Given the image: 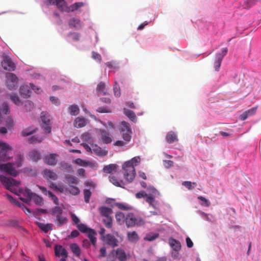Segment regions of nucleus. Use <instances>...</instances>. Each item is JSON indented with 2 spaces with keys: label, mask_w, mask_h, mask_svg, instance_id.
Returning a JSON list of instances; mask_svg holds the SVG:
<instances>
[{
  "label": "nucleus",
  "mask_w": 261,
  "mask_h": 261,
  "mask_svg": "<svg viewBox=\"0 0 261 261\" xmlns=\"http://www.w3.org/2000/svg\"><path fill=\"white\" fill-rule=\"evenodd\" d=\"M140 162V158L137 156L125 162L123 165L122 169L124 171V176L128 182H131L134 179L136 175L135 167L137 166Z\"/></svg>",
  "instance_id": "obj_1"
},
{
  "label": "nucleus",
  "mask_w": 261,
  "mask_h": 261,
  "mask_svg": "<svg viewBox=\"0 0 261 261\" xmlns=\"http://www.w3.org/2000/svg\"><path fill=\"white\" fill-rule=\"evenodd\" d=\"M19 192L27 197V198H20L21 201L25 202L26 203L29 204L32 200L38 205H42L43 204L42 198L35 193L32 192L28 188H26L25 190L20 189L19 190Z\"/></svg>",
  "instance_id": "obj_2"
},
{
  "label": "nucleus",
  "mask_w": 261,
  "mask_h": 261,
  "mask_svg": "<svg viewBox=\"0 0 261 261\" xmlns=\"http://www.w3.org/2000/svg\"><path fill=\"white\" fill-rule=\"evenodd\" d=\"M0 181L7 189L10 190L11 192L17 194V190L15 187L20 185V181L4 175L0 176Z\"/></svg>",
  "instance_id": "obj_3"
},
{
  "label": "nucleus",
  "mask_w": 261,
  "mask_h": 261,
  "mask_svg": "<svg viewBox=\"0 0 261 261\" xmlns=\"http://www.w3.org/2000/svg\"><path fill=\"white\" fill-rule=\"evenodd\" d=\"M125 224L129 227L140 226L145 224V220L140 217H136L133 213H128L125 217Z\"/></svg>",
  "instance_id": "obj_4"
},
{
  "label": "nucleus",
  "mask_w": 261,
  "mask_h": 261,
  "mask_svg": "<svg viewBox=\"0 0 261 261\" xmlns=\"http://www.w3.org/2000/svg\"><path fill=\"white\" fill-rule=\"evenodd\" d=\"M121 132L123 140L126 142H129L132 138V131L130 124L125 121H122L121 124Z\"/></svg>",
  "instance_id": "obj_5"
},
{
  "label": "nucleus",
  "mask_w": 261,
  "mask_h": 261,
  "mask_svg": "<svg viewBox=\"0 0 261 261\" xmlns=\"http://www.w3.org/2000/svg\"><path fill=\"white\" fill-rule=\"evenodd\" d=\"M227 48L225 47L221 49V53H218L216 54L214 62V67L216 71H218L219 70L222 61L224 56H225L227 54Z\"/></svg>",
  "instance_id": "obj_6"
},
{
  "label": "nucleus",
  "mask_w": 261,
  "mask_h": 261,
  "mask_svg": "<svg viewBox=\"0 0 261 261\" xmlns=\"http://www.w3.org/2000/svg\"><path fill=\"white\" fill-rule=\"evenodd\" d=\"M7 78L6 84L9 89H14L17 85L18 79L12 73L8 72L6 74Z\"/></svg>",
  "instance_id": "obj_7"
},
{
  "label": "nucleus",
  "mask_w": 261,
  "mask_h": 261,
  "mask_svg": "<svg viewBox=\"0 0 261 261\" xmlns=\"http://www.w3.org/2000/svg\"><path fill=\"white\" fill-rule=\"evenodd\" d=\"M13 164L8 163L0 165V169L2 171L6 172L9 175L13 177H16L18 172L13 166Z\"/></svg>",
  "instance_id": "obj_8"
},
{
  "label": "nucleus",
  "mask_w": 261,
  "mask_h": 261,
  "mask_svg": "<svg viewBox=\"0 0 261 261\" xmlns=\"http://www.w3.org/2000/svg\"><path fill=\"white\" fill-rule=\"evenodd\" d=\"M0 148L1 149V151H0V160H7L8 158L6 153L7 152L12 149V147L5 142H0Z\"/></svg>",
  "instance_id": "obj_9"
},
{
  "label": "nucleus",
  "mask_w": 261,
  "mask_h": 261,
  "mask_svg": "<svg viewBox=\"0 0 261 261\" xmlns=\"http://www.w3.org/2000/svg\"><path fill=\"white\" fill-rule=\"evenodd\" d=\"M41 119L42 122V124H41L42 127L47 133H50L51 132V126L49 116L47 114H43V113H42Z\"/></svg>",
  "instance_id": "obj_10"
},
{
  "label": "nucleus",
  "mask_w": 261,
  "mask_h": 261,
  "mask_svg": "<svg viewBox=\"0 0 261 261\" xmlns=\"http://www.w3.org/2000/svg\"><path fill=\"white\" fill-rule=\"evenodd\" d=\"M2 66L4 69L9 71H14L15 69L14 63L7 56H6L2 62Z\"/></svg>",
  "instance_id": "obj_11"
},
{
  "label": "nucleus",
  "mask_w": 261,
  "mask_h": 261,
  "mask_svg": "<svg viewBox=\"0 0 261 261\" xmlns=\"http://www.w3.org/2000/svg\"><path fill=\"white\" fill-rule=\"evenodd\" d=\"M59 155L57 153H50L44 158V162L48 165L55 166L58 162L57 158Z\"/></svg>",
  "instance_id": "obj_12"
},
{
  "label": "nucleus",
  "mask_w": 261,
  "mask_h": 261,
  "mask_svg": "<svg viewBox=\"0 0 261 261\" xmlns=\"http://www.w3.org/2000/svg\"><path fill=\"white\" fill-rule=\"evenodd\" d=\"M99 132L101 139L104 144H109L112 142L113 137L111 134L105 129H100Z\"/></svg>",
  "instance_id": "obj_13"
},
{
  "label": "nucleus",
  "mask_w": 261,
  "mask_h": 261,
  "mask_svg": "<svg viewBox=\"0 0 261 261\" xmlns=\"http://www.w3.org/2000/svg\"><path fill=\"white\" fill-rule=\"evenodd\" d=\"M55 253L56 256L57 257H60V256H62V257H67L68 256V252L66 249L63 247V246L61 245H55Z\"/></svg>",
  "instance_id": "obj_14"
},
{
  "label": "nucleus",
  "mask_w": 261,
  "mask_h": 261,
  "mask_svg": "<svg viewBox=\"0 0 261 261\" xmlns=\"http://www.w3.org/2000/svg\"><path fill=\"white\" fill-rule=\"evenodd\" d=\"M43 177L48 180H56L57 179L58 176L53 171L45 169L43 171Z\"/></svg>",
  "instance_id": "obj_15"
},
{
  "label": "nucleus",
  "mask_w": 261,
  "mask_h": 261,
  "mask_svg": "<svg viewBox=\"0 0 261 261\" xmlns=\"http://www.w3.org/2000/svg\"><path fill=\"white\" fill-rule=\"evenodd\" d=\"M74 163L80 166H83V167H87L89 166L92 168L96 167L97 164L95 163L82 160L80 158H77L75 160Z\"/></svg>",
  "instance_id": "obj_16"
},
{
  "label": "nucleus",
  "mask_w": 261,
  "mask_h": 261,
  "mask_svg": "<svg viewBox=\"0 0 261 261\" xmlns=\"http://www.w3.org/2000/svg\"><path fill=\"white\" fill-rule=\"evenodd\" d=\"M116 255L119 261H126L129 257V254L127 255L125 251L121 248L116 249Z\"/></svg>",
  "instance_id": "obj_17"
},
{
  "label": "nucleus",
  "mask_w": 261,
  "mask_h": 261,
  "mask_svg": "<svg viewBox=\"0 0 261 261\" xmlns=\"http://www.w3.org/2000/svg\"><path fill=\"white\" fill-rule=\"evenodd\" d=\"M70 28H75L76 30H80L82 27V23L80 20L76 18H71L68 22Z\"/></svg>",
  "instance_id": "obj_18"
},
{
  "label": "nucleus",
  "mask_w": 261,
  "mask_h": 261,
  "mask_svg": "<svg viewBox=\"0 0 261 261\" xmlns=\"http://www.w3.org/2000/svg\"><path fill=\"white\" fill-rule=\"evenodd\" d=\"M107 243L112 247H115L118 246V241L115 237L110 234L107 235L106 237Z\"/></svg>",
  "instance_id": "obj_19"
},
{
  "label": "nucleus",
  "mask_w": 261,
  "mask_h": 261,
  "mask_svg": "<svg viewBox=\"0 0 261 261\" xmlns=\"http://www.w3.org/2000/svg\"><path fill=\"white\" fill-rule=\"evenodd\" d=\"M87 120L82 117H78L74 121L73 125L76 128H82L87 124Z\"/></svg>",
  "instance_id": "obj_20"
},
{
  "label": "nucleus",
  "mask_w": 261,
  "mask_h": 261,
  "mask_svg": "<svg viewBox=\"0 0 261 261\" xmlns=\"http://www.w3.org/2000/svg\"><path fill=\"white\" fill-rule=\"evenodd\" d=\"M169 243L170 247L175 252H178L181 249V244L179 241L170 238L169 240Z\"/></svg>",
  "instance_id": "obj_21"
},
{
  "label": "nucleus",
  "mask_w": 261,
  "mask_h": 261,
  "mask_svg": "<svg viewBox=\"0 0 261 261\" xmlns=\"http://www.w3.org/2000/svg\"><path fill=\"white\" fill-rule=\"evenodd\" d=\"M256 107H254L249 110H248L240 116V119L243 121L245 120L249 116L254 115L256 113Z\"/></svg>",
  "instance_id": "obj_22"
},
{
  "label": "nucleus",
  "mask_w": 261,
  "mask_h": 261,
  "mask_svg": "<svg viewBox=\"0 0 261 261\" xmlns=\"http://www.w3.org/2000/svg\"><path fill=\"white\" fill-rule=\"evenodd\" d=\"M41 157V153L37 150L34 149L29 153L30 159L33 161L37 162L40 160Z\"/></svg>",
  "instance_id": "obj_23"
},
{
  "label": "nucleus",
  "mask_w": 261,
  "mask_h": 261,
  "mask_svg": "<svg viewBox=\"0 0 261 261\" xmlns=\"http://www.w3.org/2000/svg\"><path fill=\"white\" fill-rule=\"evenodd\" d=\"M99 211L101 215L105 217H111V215L113 213V211L111 208L106 206H102L99 208Z\"/></svg>",
  "instance_id": "obj_24"
},
{
  "label": "nucleus",
  "mask_w": 261,
  "mask_h": 261,
  "mask_svg": "<svg viewBox=\"0 0 261 261\" xmlns=\"http://www.w3.org/2000/svg\"><path fill=\"white\" fill-rule=\"evenodd\" d=\"M166 140L167 142L172 143L175 141H177L178 138L176 134L174 132L170 131L167 133Z\"/></svg>",
  "instance_id": "obj_25"
},
{
  "label": "nucleus",
  "mask_w": 261,
  "mask_h": 261,
  "mask_svg": "<svg viewBox=\"0 0 261 261\" xmlns=\"http://www.w3.org/2000/svg\"><path fill=\"white\" fill-rule=\"evenodd\" d=\"M127 238L128 240L132 243H136L139 239L138 234L135 231L132 232H128L127 233Z\"/></svg>",
  "instance_id": "obj_26"
},
{
  "label": "nucleus",
  "mask_w": 261,
  "mask_h": 261,
  "mask_svg": "<svg viewBox=\"0 0 261 261\" xmlns=\"http://www.w3.org/2000/svg\"><path fill=\"white\" fill-rule=\"evenodd\" d=\"M91 153H94L98 156H103L106 154V152L102 150V149L96 145H92Z\"/></svg>",
  "instance_id": "obj_27"
},
{
  "label": "nucleus",
  "mask_w": 261,
  "mask_h": 261,
  "mask_svg": "<svg viewBox=\"0 0 261 261\" xmlns=\"http://www.w3.org/2000/svg\"><path fill=\"white\" fill-rule=\"evenodd\" d=\"M96 90L99 94L101 95H105L107 94V91L106 89V84L102 82H100L98 84Z\"/></svg>",
  "instance_id": "obj_28"
},
{
  "label": "nucleus",
  "mask_w": 261,
  "mask_h": 261,
  "mask_svg": "<svg viewBox=\"0 0 261 261\" xmlns=\"http://www.w3.org/2000/svg\"><path fill=\"white\" fill-rule=\"evenodd\" d=\"M88 237L90 240L91 243L93 245L95 246L96 242V238L95 236L96 233L95 231L92 229H89V231L87 232Z\"/></svg>",
  "instance_id": "obj_29"
},
{
  "label": "nucleus",
  "mask_w": 261,
  "mask_h": 261,
  "mask_svg": "<svg viewBox=\"0 0 261 261\" xmlns=\"http://www.w3.org/2000/svg\"><path fill=\"white\" fill-rule=\"evenodd\" d=\"M56 6L58 9L61 12L68 11L67 10L66 3L65 0H58Z\"/></svg>",
  "instance_id": "obj_30"
},
{
  "label": "nucleus",
  "mask_w": 261,
  "mask_h": 261,
  "mask_svg": "<svg viewBox=\"0 0 261 261\" xmlns=\"http://www.w3.org/2000/svg\"><path fill=\"white\" fill-rule=\"evenodd\" d=\"M55 221H57V225L58 226H61L67 222L68 219L66 217H64L62 215L56 217Z\"/></svg>",
  "instance_id": "obj_31"
},
{
  "label": "nucleus",
  "mask_w": 261,
  "mask_h": 261,
  "mask_svg": "<svg viewBox=\"0 0 261 261\" xmlns=\"http://www.w3.org/2000/svg\"><path fill=\"white\" fill-rule=\"evenodd\" d=\"M38 226L44 232H47L49 230L52 229L53 224L51 223L45 224L42 223H38Z\"/></svg>",
  "instance_id": "obj_32"
},
{
  "label": "nucleus",
  "mask_w": 261,
  "mask_h": 261,
  "mask_svg": "<svg viewBox=\"0 0 261 261\" xmlns=\"http://www.w3.org/2000/svg\"><path fill=\"white\" fill-rule=\"evenodd\" d=\"M69 113L72 116H76L79 114L80 109L77 105H71L68 108Z\"/></svg>",
  "instance_id": "obj_33"
},
{
  "label": "nucleus",
  "mask_w": 261,
  "mask_h": 261,
  "mask_svg": "<svg viewBox=\"0 0 261 261\" xmlns=\"http://www.w3.org/2000/svg\"><path fill=\"white\" fill-rule=\"evenodd\" d=\"M124 112L125 115L129 118V119L135 122L136 120V116L134 112H133L131 110H127L126 109H124Z\"/></svg>",
  "instance_id": "obj_34"
},
{
  "label": "nucleus",
  "mask_w": 261,
  "mask_h": 261,
  "mask_svg": "<svg viewBox=\"0 0 261 261\" xmlns=\"http://www.w3.org/2000/svg\"><path fill=\"white\" fill-rule=\"evenodd\" d=\"M31 91L29 89L27 86H22L20 88V93L21 95L28 97L30 96Z\"/></svg>",
  "instance_id": "obj_35"
},
{
  "label": "nucleus",
  "mask_w": 261,
  "mask_h": 261,
  "mask_svg": "<svg viewBox=\"0 0 261 261\" xmlns=\"http://www.w3.org/2000/svg\"><path fill=\"white\" fill-rule=\"evenodd\" d=\"M62 213L63 210L59 205H56L53 208L51 211V214L56 217L62 215Z\"/></svg>",
  "instance_id": "obj_36"
},
{
  "label": "nucleus",
  "mask_w": 261,
  "mask_h": 261,
  "mask_svg": "<svg viewBox=\"0 0 261 261\" xmlns=\"http://www.w3.org/2000/svg\"><path fill=\"white\" fill-rule=\"evenodd\" d=\"M145 201L146 202L148 203L150 205H151L152 207H154L155 209H156V206L157 203L155 201L154 197H153L150 195H148L146 197Z\"/></svg>",
  "instance_id": "obj_37"
},
{
  "label": "nucleus",
  "mask_w": 261,
  "mask_h": 261,
  "mask_svg": "<svg viewBox=\"0 0 261 261\" xmlns=\"http://www.w3.org/2000/svg\"><path fill=\"white\" fill-rule=\"evenodd\" d=\"M70 248L72 252L77 256H80L81 254V249L79 246L76 244H71Z\"/></svg>",
  "instance_id": "obj_38"
},
{
  "label": "nucleus",
  "mask_w": 261,
  "mask_h": 261,
  "mask_svg": "<svg viewBox=\"0 0 261 261\" xmlns=\"http://www.w3.org/2000/svg\"><path fill=\"white\" fill-rule=\"evenodd\" d=\"M117 221L120 224H122L124 222H125L126 216L122 212L117 213L115 215Z\"/></svg>",
  "instance_id": "obj_39"
},
{
  "label": "nucleus",
  "mask_w": 261,
  "mask_h": 261,
  "mask_svg": "<svg viewBox=\"0 0 261 261\" xmlns=\"http://www.w3.org/2000/svg\"><path fill=\"white\" fill-rule=\"evenodd\" d=\"M116 167L117 165L116 164H110L105 166L103 168V171L106 173H111L112 171L116 169Z\"/></svg>",
  "instance_id": "obj_40"
},
{
  "label": "nucleus",
  "mask_w": 261,
  "mask_h": 261,
  "mask_svg": "<svg viewBox=\"0 0 261 261\" xmlns=\"http://www.w3.org/2000/svg\"><path fill=\"white\" fill-rule=\"evenodd\" d=\"M159 237V234L156 233H149L146 235L144 240L148 241H152Z\"/></svg>",
  "instance_id": "obj_41"
},
{
  "label": "nucleus",
  "mask_w": 261,
  "mask_h": 261,
  "mask_svg": "<svg viewBox=\"0 0 261 261\" xmlns=\"http://www.w3.org/2000/svg\"><path fill=\"white\" fill-rule=\"evenodd\" d=\"M115 204L118 208L122 210L127 211L132 208L131 206L123 203L117 202Z\"/></svg>",
  "instance_id": "obj_42"
},
{
  "label": "nucleus",
  "mask_w": 261,
  "mask_h": 261,
  "mask_svg": "<svg viewBox=\"0 0 261 261\" xmlns=\"http://www.w3.org/2000/svg\"><path fill=\"white\" fill-rule=\"evenodd\" d=\"M106 227L111 228L112 227V219L111 217H105L102 220Z\"/></svg>",
  "instance_id": "obj_43"
},
{
  "label": "nucleus",
  "mask_w": 261,
  "mask_h": 261,
  "mask_svg": "<svg viewBox=\"0 0 261 261\" xmlns=\"http://www.w3.org/2000/svg\"><path fill=\"white\" fill-rule=\"evenodd\" d=\"M3 109H0V123L2 121V113L5 114H8L9 113V106L6 103L3 104Z\"/></svg>",
  "instance_id": "obj_44"
},
{
  "label": "nucleus",
  "mask_w": 261,
  "mask_h": 261,
  "mask_svg": "<svg viewBox=\"0 0 261 261\" xmlns=\"http://www.w3.org/2000/svg\"><path fill=\"white\" fill-rule=\"evenodd\" d=\"M68 190L71 194L74 195H77L80 193L79 189L75 186H69Z\"/></svg>",
  "instance_id": "obj_45"
},
{
  "label": "nucleus",
  "mask_w": 261,
  "mask_h": 261,
  "mask_svg": "<svg viewBox=\"0 0 261 261\" xmlns=\"http://www.w3.org/2000/svg\"><path fill=\"white\" fill-rule=\"evenodd\" d=\"M42 141V138L38 136L35 135L31 137L29 141L30 143H40Z\"/></svg>",
  "instance_id": "obj_46"
},
{
  "label": "nucleus",
  "mask_w": 261,
  "mask_h": 261,
  "mask_svg": "<svg viewBox=\"0 0 261 261\" xmlns=\"http://www.w3.org/2000/svg\"><path fill=\"white\" fill-rule=\"evenodd\" d=\"M85 202L87 203L89 202L90 198L91 196V192L90 190L85 189L84 190Z\"/></svg>",
  "instance_id": "obj_47"
},
{
  "label": "nucleus",
  "mask_w": 261,
  "mask_h": 261,
  "mask_svg": "<svg viewBox=\"0 0 261 261\" xmlns=\"http://www.w3.org/2000/svg\"><path fill=\"white\" fill-rule=\"evenodd\" d=\"M110 181L111 182H112L113 185L117 187H121V184L122 182V180L118 181L117 180V178L114 176H110L109 177Z\"/></svg>",
  "instance_id": "obj_48"
},
{
  "label": "nucleus",
  "mask_w": 261,
  "mask_h": 261,
  "mask_svg": "<svg viewBox=\"0 0 261 261\" xmlns=\"http://www.w3.org/2000/svg\"><path fill=\"white\" fill-rule=\"evenodd\" d=\"M182 185L188 188L189 190L193 189L197 185L196 182L192 183L189 181H185L182 182Z\"/></svg>",
  "instance_id": "obj_49"
},
{
  "label": "nucleus",
  "mask_w": 261,
  "mask_h": 261,
  "mask_svg": "<svg viewBox=\"0 0 261 261\" xmlns=\"http://www.w3.org/2000/svg\"><path fill=\"white\" fill-rule=\"evenodd\" d=\"M77 227L80 231L83 233H87V232L89 231V229H90L88 228L86 225L83 223L77 224Z\"/></svg>",
  "instance_id": "obj_50"
},
{
  "label": "nucleus",
  "mask_w": 261,
  "mask_h": 261,
  "mask_svg": "<svg viewBox=\"0 0 261 261\" xmlns=\"http://www.w3.org/2000/svg\"><path fill=\"white\" fill-rule=\"evenodd\" d=\"M35 131H36V130L35 129H31V128H28L25 129H24L22 132L21 134L23 136L27 137V136L32 135L34 132H35Z\"/></svg>",
  "instance_id": "obj_51"
},
{
  "label": "nucleus",
  "mask_w": 261,
  "mask_h": 261,
  "mask_svg": "<svg viewBox=\"0 0 261 261\" xmlns=\"http://www.w3.org/2000/svg\"><path fill=\"white\" fill-rule=\"evenodd\" d=\"M34 107V104L33 102L29 100H26L24 101V109L26 111H31Z\"/></svg>",
  "instance_id": "obj_52"
},
{
  "label": "nucleus",
  "mask_w": 261,
  "mask_h": 261,
  "mask_svg": "<svg viewBox=\"0 0 261 261\" xmlns=\"http://www.w3.org/2000/svg\"><path fill=\"white\" fill-rule=\"evenodd\" d=\"M10 98L15 104L17 105H19V104L21 103L19 97L16 94L10 95Z\"/></svg>",
  "instance_id": "obj_53"
},
{
  "label": "nucleus",
  "mask_w": 261,
  "mask_h": 261,
  "mask_svg": "<svg viewBox=\"0 0 261 261\" xmlns=\"http://www.w3.org/2000/svg\"><path fill=\"white\" fill-rule=\"evenodd\" d=\"M114 93L116 96L119 97L121 95L120 87L118 86L117 82H115V84L113 87Z\"/></svg>",
  "instance_id": "obj_54"
},
{
  "label": "nucleus",
  "mask_w": 261,
  "mask_h": 261,
  "mask_svg": "<svg viewBox=\"0 0 261 261\" xmlns=\"http://www.w3.org/2000/svg\"><path fill=\"white\" fill-rule=\"evenodd\" d=\"M198 199L202 201V202L201 203V204L202 205L208 207L211 204L210 202L204 197L200 196L198 197Z\"/></svg>",
  "instance_id": "obj_55"
},
{
  "label": "nucleus",
  "mask_w": 261,
  "mask_h": 261,
  "mask_svg": "<svg viewBox=\"0 0 261 261\" xmlns=\"http://www.w3.org/2000/svg\"><path fill=\"white\" fill-rule=\"evenodd\" d=\"M84 6L83 2H77L73 4L71 6V11L77 10L79 8H81Z\"/></svg>",
  "instance_id": "obj_56"
},
{
  "label": "nucleus",
  "mask_w": 261,
  "mask_h": 261,
  "mask_svg": "<svg viewBox=\"0 0 261 261\" xmlns=\"http://www.w3.org/2000/svg\"><path fill=\"white\" fill-rule=\"evenodd\" d=\"M68 36H71L73 41H77L80 40V34L78 33H70L68 34Z\"/></svg>",
  "instance_id": "obj_57"
},
{
  "label": "nucleus",
  "mask_w": 261,
  "mask_h": 261,
  "mask_svg": "<svg viewBox=\"0 0 261 261\" xmlns=\"http://www.w3.org/2000/svg\"><path fill=\"white\" fill-rule=\"evenodd\" d=\"M6 124L8 129L12 128L14 125L13 119L10 117H8L6 120Z\"/></svg>",
  "instance_id": "obj_58"
},
{
  "label": "nucleus",
  "mask_w": 261,
  "mask_h": 261,
  "mask_svg": "<svg viewBox=\"0 0 261 261\" xmlns=\"http://www.w3.org/2000/svg\"><path fill=\"white\" fill-rule=\"evenodd\" d=\"M48 196L51 198V199L54 201V203L56 205H59V200L57 197L53 194L51 192L49 193Z\"/></svg>",
  "instance_id": "obj_59"
},
{
  "label": "nucleus",
  "mask_w": 261,
  "mask_h": 261,
  "mask_svg": "<svg viewBox=\"0 0 261 261\" xmlns=\"http://www.w3.org/2000/svg\"><path fill=\"white\" fill-rule=\"evenodd\" d=\"M7 197L8 199L13 203H14L15 205H17L19 207H21V203L19 202L18 201L16 200L13 198V197L10 195H7Z\"/></svg>",
  "instance_id": "obj_60"
},
{
  "label": "nucleus",
  "mask_w": 261,
  "mask_h": 261,
  "mask_svg": "<svg viewBox=\"0 0 261 261\" xmlns=\"http://www.w3.org/2000/svg\"><path fill=\"white\" fill-rule=\"evenodd\" d=\"M92 57L94 60H97L99 62H100L101 61V57L100 55L96 52H92Z\"/></svg>",
  "instance_id": "obj_61"
},
{
  "label": "nucleus",
  "mask_w": 261,
  "mask_h": 261,
  "mask_svg": "<svg viewBox=\"0 0 261 261\" xmlns=\"http://www.w3.org/2000/svg\"><path fill=\"white\" fill-rule=\"evenodd\" d=\"M96 111L99 113H110L111 112L110 110L107 107H99Z\"/></svg>",
  "instance_id": "obj_62"
},
{
  "label": "nucleus",
  "mask_w": 261,
  "mask_h": 261,
  "mask_svg": "<svg viewBox=\"0 0 261 261\" xmlns=\"http://www.w3.org/2000/svg\"><path fill=\"white\" fill-rule=\"evenodd\" d=\"M258 0H247V1L245 2L246 6H245V8H249L251 7V6L255 5L256 2H257Z\"/></svg>",
  "instance_id": "obj_63"
},
{
  "label": "nucleus",
  "mask_w": 261,
  "mask_h": 261,
  "mask_svg": "<svg viewBox=\"0 0 261 261\" xmlns=\"http://www.w3.org/2000/svg\"><path fill=\"white\" fill-rule=\"evenodd\" d=\"M174 163L170 160H164V167L166 168H169L173 166Z\"/></svg>",
  "instance_id": "obj_64"
}]
</instances>
